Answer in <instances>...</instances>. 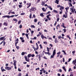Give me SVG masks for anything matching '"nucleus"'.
Wrapping results in <instances>:
<instances>
[{
    "mask_svg": "<svg viewBox=\"0 0 76 76\" xmlns=\"http://www.w3.org/2000/svg\"><path fill=\"white\" fill-rule=\"evenodd\" d=\"M59 19V18H58L57 19V22H58Z\"/></svg>",
    "mask_w": 76,
    "mask_h": 76,
    "instance_id": "obj_57",
    "label": "nucleus"
},
{
    "mask_svg": "<svg viewBox=\"0 0 76 76\" xmlns=\"http://www.w3.org/2000/svg\"><path fill=\"white\" fill-rule=\"evenodd\" d=\"M66 37H67V38H68L69 39H71L70 37L69 36V35H67L66 36Z\"/></svg>",
    "mask_w": 76,
    "mask_h": 76,
    "instance_id": "obj_32",
    "label": "nucleus"
},
{
    "mask_svg": "<svg viewBox=\"0 0 76 76\" xmlns=\"http://www.w3.org/2000/svg\"><path fill=\"white\" fill-rule=\"evenodd\" d=\"M39 70V68H36V70Z\"/></svg>",
    "mask_w": 76,
    "mask_h": 76,
    "instance_id": "obj_61",
    "label": "nucleus"
},
{
    "mask_svg": "<svg viewBox=\"0 0 76 76\" xmlns=\"http://www.w3.org/2000/svg\"><path fill=\"white\" fill-rule=\"evenodd\" d=\"M31 54H29L28 55V58H29V57H31Z\"/></svg>",
    "mask_w": 76,
    "mask_h": 76,
    "instance_id": "obj_18",
    "label": "nucleus"
},
{
    "mask_svg": "<svg viewBox=\"0 0 76 76\" xmlns=\"http://www.w3.org/2000/svg\"><path fill=\"white\" fill-rule=\"evenodd\" d=\"M61 38V36H60L58 37V38L59 39H60V38Z\"/></svg>",
    "mask_w": 76,
    "mask_h": 76,
    "instance_id": "obj_62",
    "label": "nucleus"
},
{
    "mask_svg": "<svg viewBox=\"0 0 76 76\" xmlns=\"http://www.w3.org/2000/svg\"><path fill=\"white\" fill-rule=\"evenodd\" d=\"M43 43L44 44H47V42H43Z\"/></svg>",
    "mask_w": 76,
    "mask_h": 76,
    "instance_id": "obj_44",
    "label": "nucleus"
},
{
    "mask_svg": "<svg viewBox=\"0 0 76 76\" xmlns=\"http://www.w3.org/2000/svg\"><path fill=\"white\" fill-rule=\"evenodd\" d=\"M38 58H41V54H39L38 55Z\"/></svg>",
    "mask_w": 76,
    "mask_h": 76,
    "instance_id": "obj_30",
    "label": "nucleus"
},
{
    "mask_svg": "<svg viewBox=\"0 0 76 76\" xmlns=\"http://www.w3.org/2000/svg\"><path fill=\"white\" fill-rule=\"evenodd\" d=\"M21 23V21L20 20L18 22V25H19V24H20V23Z\"/></svg>",
    "mask_w": 76,
    "mask_h": 76,
    "instance_id": "obj_36",
    "label": "nucleus"
},
{
    "mask_svg": "<svg viewBox=\"0 0 76 76\" xmlns=\"http://www.w3.org/2000/svg\"><path fill=\"white\" fill-rule=\"evenodd\" d=\"M26 61H28V62H29V60L27 58L26 59Z\"/></svg>",
    "mask_w": 76,
    "mask_h": 76,
    "instance_id": "obj_50",
    "label": "nucleus"
},
{
    "mask_svg": "<svg viewBox=\"0 0 76 76\" xmlns=\"http://www.w3.org/2000/svg\"><path fill=\"white\" fill-rule=\"evenodd\" d=\"M56 50L55 49L53 51V56H54L55 55H56Z\"/></svg>",
    "mask_w": 76,
    "mask_h": 76,
    "instance_id": "obj_4",
    "label": "nucleus"
},
{
    "mask_svg": "<svg viewBox=\"0 0 76 76\" xmlns=\"http://www.w3.org/2000/svg\"><path fill=\"white\" fill-rule=\"evenodd\" d=\"M4 38H5V37H4V36L0 37V40H3L4 39Z\"/></svg>",
    "mask_w": 76,
    "mask_h": 76,
    "instance_id": "obj_6",
    "label": "nucleus"
},
{
    "mask_svg": "<svg viewBox=\"0 0 76 76\" xmlns=\"http://www.w3.org/2000/svg\"><path fill=\"white\" fill-rule=\"evenodd\" d=\"M25 15V13L24 12L21 13L20 14V15Z\"/></svg>",
    "mask_w": 76,
    "mask_h": 76,
    "instance_id": "obj_45",
    "label": "nucleus"
},
{
    "mask_svg": "<svg viewBox=\"0 0 76 76\" xmlns=\"http://www.w3.org/2000/svg\"><path fill=\"white\" fill-rule=\"evenodd\" d=\"M60 27V25L59 24H58L57 26H56V29H58V28H59Z\"/></svg>",
    "mask_w": 76,
    "mask_h": 76,
    "instance_id": "obj_23",
    "label": "nucleus"
},
{
    "mask_svg": "<svg viewBox=\"0 0 76 76\" xmlns=\"http://www.w3.org/2000/svg\"><path fill=\"white\" fill-rule=\"evenodd\" d=\"M71 10V12L73 13L74 12V11H73V8H70Z\"/></svg>",
    "mask_w": 76,
    "mask_h": 76,
    "instance_id": "obj_19",
    "label": "nucleus"
},
{
    "mask_svg": "<svg viewBox=\"0 0 76 76\" xmlns=\"http://www.w3.org/2000/svg\"><path fill=\"white\" fill-rule=\"evenodd\" d=\"M20 39L21 40V41H22V40H23L24 38L23 37H20Z\"/></svg>",
    "mask_w": 76,
    "mask_h": 76,
    "instance_id": "obj_24",
    "label": "nucleus"
},
{
    "mask_svg": "<svg viewBox=\"0 0 76 76\" xmlns=\"http://www.w3.org/2000/svg\"><path fill=\"white\" fill-rule=\"evenodd\" d=\"M63 69L64 70L65 72H66V69L65 68V66L62 67Z\"/></svg>",
    "mask_w": 76,
    "mask_h": 76,
    "instance_id": "obj_11",
    "label": "nucleus"
},
{
    "mask_svg": "<svg viewBox=\"0 0 76 76\" xmlns=\"http://www.w3.org/2000/svg\"><path fill=\"white\" fill-rule=\"evenodd\" d=\"M54 56L53 55H51V56H50V58H54Z\"/></svg>",
    "mask_w": 76,
    "mask_h": 76,
    "instance_id": "obj_43",
    "label": "nucleus"
},
{
    "mask_svg": "<svg viewBox=\"0 0 76 76\" xmlns=\"http://www.w3.org/2000/svg\"><path fill=\"white\" fill-rule=\"evenodd\" d=\"M63 30L64 31V32H66V29H63Z\"/></svg>",
    "mask_w": 76,
    "mask_h": 76,
    "instance_id": "obj_40",
    "label": "nucleus"
},
{
    "mask_svg": "<svg viewBox=\"0 0 76 76\" xmlns=\"http://www.w3.org/2000/svg\"><path fill=\"white\" fill-rule=\"evenodd\" d=\"M3 44H4L3 45L4 46V45H5V44H6V42H4Z\"/></svg>",
    "mask_w": 76,
    "mask_h": 76,
    "instance_id": "obj_55",
    "label": "nucleus"
},
{
    "mask_svg": "<svg viewBox=\"0 0 76 76\" xmlns=\"http://www.w3.org/2000/svg\"><path fill=\"white\" fill-rule=\"evenodd\" d=\"M49 9H50L51 10H53V8L51 7V6H49L48 7Z\"/></svg>",
    "mask_w": 76,
    "mask_h": 76,
    "instance_id": "obj_7",
    "label": "nucleus"
},
{
    "mask_svg": "<svg viewBox=\"0 0 76 76\" xmlns=\"http://www.w3.org/2000/svg\"><path fill=\"white\" fill-rule=\"evenodd\" d=\"M8 17V15H4L2 17V18H7Z\"/></svg>",
    "mask_w": 76,
    "mask_h": 76,
    "instance_id": "obj_25",
    "label": "nucleus"
},
{
    "mask_svg": "<svg viewBox=\"0 0 76 76\" xmlns=\"http://www.w3.org/2000/svg\"><path fill=\"white\" fill-rule=\"evenodd\" d=\"M13 20H14V21H17L18 20L16 19H13Z\"/></svg>",
    "mask_w": 76,
    "mask_h": 76,
    "instance_id": "obj_53",
    "label": "nucleus"
},
{
    "mask_svg": "<svg viewBox=\"0 0 76 76\" xmlns=\"http://www.w3.org/2000/svg\"><path fill=\"white\" fill-rule=\"evenodd\" d=\"M69 9V7H67L65 8L66 12H67V9Z\"/></svg>",
    "mask_w": 76,
    "mask_h": 76,
    "instance_id": "obj_22",
    "label": "nucleus"
},
{
    "mask_svg": "<svg viewBox=\"0 0 76 76\" xmlns=\"http://www.w3.org/2000/svg\"><path fill=\"white\" fill-rule=\"evenodd\" d=\"M37 39V37H34V38L32 39Z\"/></svg>",
    "mask_w": 76,
    "mask_h": 76,
    "instance_id": "obj_48",
    "label": "nucleus"
},
{
    "mask_svg": "<svg viewBox=\"0 0 76 76\" xmlns=\"http://www.w3.org/2000/svg\"><path fill=\"white\" fill-rule=\"evenodd\" d=\"M31 28H35V26H34V25H32L31 26Z\"/></svg>",
    "mask_w": 76,
    "mask_h": 76,
    "instance_id": "obj_31",
    "label": "nucleus"
},
{
    "mask_svg": "<svg viewBox=\"0 0 76 76\" xmlns=\"http://www.w3.org/2000/svg\"><path fill=\"white\" fill-rule=\"evenodd\" d=\"M3 25H5V26H7V24L5 22L4 23Z\"/></svg>",
    "mask_w": 76,
    "mask_h": 76,
    "instance_id": "obj_17",
    "label": "nucleus"
},
{
    "mask_svg": "<svg viewBox=\"0 0 76 76\" xmlns=\"http://www.w3.org/2000/svg\"><path fill=\"white\" fill-rule=\"evenodd\" d=\"M11 13L12 15H14V14H15V12H11Z\"/></svg>",
    "mask_w": 76,
    "mask_h": 76,
    "instance_id": "obj_42",
    "label": "nucleus"
},
{
    "mask_svg": "<svg viewBox=\"0 0 76 76\" xmlns=\"http://www.w3.org/2000/svg\"><path fill=\"white\" fill-rule=\"evenodd\" d=\"M42 10L43 11V12H46V9H45V8H42Z\"/></svg>",
    "mask_w": 76,
    "mask_h": 76,
    "instance_id": "obj_13",
    "label": "nucleus"
},
{
    "mask_svg": "<svg viewBox=\"0 0 76 76\" xmlns=\"http://www.w3.org/2000/svg\"><path fill=\"white\" fill-rule=\"evenodd\" d=\"M32 16V14L30 13V15H29V18L30 19H31V16Z\"/></svg>",
    "mask_w": 76,
    "mask_h": 76,
    "instance_id": "obj_38",
    "label": "nucleus"
},
{
    "mask_svg": "<svg viewBox=\"0 0 76 76\" xmlns=\"http://www.w3.org/2000/svg\"><path fill=\"white\" fill-rule=\"evenodd\" d=\"M75 50L72 51V54H74L75 53Z\"/></svg>",
    "mask_w": 76,
    "mask_h": 76,
    "instance_id": "obj_59",
    "label": "nucleus"
},
{
    "mask_svg": "<svg viewBox=\"0 0 76 76\" xmlns=\"http://www.w3.org/2000/svg\"><path fill=\"white\" fill-rule=\"evenodd\" d=\"M61 11L59 12V14H61L63 13V11Z\"/></svg>",
    "mask_w": 76,
    "mask_h": 76,
    "instance_id": "obj_58",
    "label": "nucleus"
},
{
    "mask_svg": "<svg viewBox=\"0 0 76 76\" xmlns=\"http://www.w3.org/2000/svg\"><path fill=\"white\" fill-rule=\"evenodd\" d=\"M43 14H44V13H41L40 15L41 16V17H44V15Z\"/></svg>",
    "mask_w": 76,
    "mask_h": 76,
    "instance_id": "obj_12",
    "label": "nucleus"
},
{
    "mask_svg": "<svg viewBox=\"0 0 76 76\" xmlns=\"http://www.w3.org/2000/svg\"><path fill=\"white\" fill-rule=\"evenodd\" d=\"M12 18V16H9V15H8L7 18Z\"/></svg>",
    "mask_w": 76,
    "mask_h": 76,
    "instance_id": "obj_51",
    "label": "nucleus"
},
{
    "mask_svg": "<svg viewBox=\"0 0 76 76\" xmlns=\"http://www.w3.org/2000/svg\"><path fill=\"white\" fill-rule=\"evenodd\" d=\"M39 46L40 47V48H42V47L41 45H40Z\"/></svg>",
    "mask_w": 76,
    "mask_h": 76,
    "instance_id": "obj_60",
    "label": "nucleus"
},
{
    "mask_svg": "<svg viewBox=\"0 0 76 76\" xmlns=\"http://www.w3.org/2000/svg\"><path fill=\"white\" fill-rule=\"evenodd\" d=\"M54 41L55 43H57V42H58V40H57V39L56 38L55 39Z\"/></svg>",
    "mask_w": 76,
    "mask_h": 76,
    "instance_id": "obj_10",
    "label": "nucleus"
},
{
    "mask_svg": "<svg viewBox=\"0 0 76 76\" xmlns=\"http://www.w3.org/2000/svg\"><path fill=\"white\" fill-rule=\"evenodd\" d=\"M58 2H59V1L58 0H56L55 3H56L57 4H58Z\"/></svg>",
    "mask_w": 76,
    "mask_h": 76,
    "instance_id": "obj_5",
    "label": "nucleus"
},
{
    "mask_svg": "<svg viewBox=\"0 0 76 76\" xmlns=\"http://www.w3.org/2000/svg\"><path fill=\"white\" fill-rule=\"evenodd\" d=\"M41 37L42 39H44V35H43V34H42L41 35Z\"/></svg>",
    "mask_w": 76,
    "mask_h": 76,
    "instance_id": "obj_15",
    "label": "nucleus"
},
{
    "mask_svg": "<svg viewBox=\"0 0 76 76\" xmlns=\"http://www.w3.org/2000/svg\"><path fill=\"white\" fill-rule=\"evenodd\" d=\"M44 4H45V2H44V1H42V6H44Z\"/></svg>",
    "mask_w": 76,
    "mask_h": 76,
    "instance_id": "obj_14",
    "label": "nucleus"
},
{
    "mask_svg": "<svg viewBox=\"0 0 76 76\" xmlns=\"http://www.w3.org/2000/svg\"><path fill=\"white\" fill-rule=\"evenodd\" d=\"M32 11H33V8L32 7H31V8L29 10V11L30 12H32Z\"/></svg>",
    "mask_w": 76,
    "mask_h": 76,
    "instance_id": "obj_16",
    "label": "nucleus"
},
{
    "mask_svg": "<svg viewBox=\"0 0 76 76\" xmlns=\"http://www.w3.org/2000/svg\"><path fill=\"white\" fill-rule=\"evenodd\" d=\"M58 72H62V70H61V69H60L58 70Z\"/></svg>",
    "mask_w": 76,
    "mask_h": 76,
    "instance_id": "obj_46",
    "label": "nucleus"
},
{
    "mask_svg": "<svg viewBox=\"0 0 76 76\" xmlns=\"http://www.w3.org/2000/svg\"><path fill=\"white\" fill-rule=\"evenodd\" d=\"M73 69H76V66H74L73 67Z\"/></svg>",
    "mask_w": 76,
    "mask_h": 76,
    "instance_id": "obj_56",
    "label": "nucleus"
},
{
    "mask_svg": "<svg viewBox=\"0 0 76 76\" xmlns=\"http://www.w3.org/2000/svg\"><path fill=\"white\" fill-rule=\"evenodd\" d=\"M30 6H31V3H29V5H28V7H27V8H29V7H30Z\"/></svg>",
    "mask_w": 76,
    "mask_h": 76,
    "instance_id": "obj_21",
    "label": "nucleus"
},
{
    "mask_svg": "<svg viewBox=\"0 0 76 76\" xmlns=\"http://www.w3.org/2000/svg\"><path fill=\"white\" fill-rule=\"evenodd\" d=\"M63 9H64V7L62 6H60V10L61 11H63Z\"/></svg>",
    "mask_w": 76,
    "mask_h": 76,
    "instance_id": "obj_2",
    "label": "nucleus"
},
{
    "mask_svg": "<svg viewBox=\"0 0 76 76\" xmlns=\"http://www.w3.org/2000/svg\"><path fill=\"white\" fill-rule=\"evenodd\" d=\"M31 56L32 57H35V55L34 54L31 55Z\"/></svg>",
    "mask_w": 76,
    "mask_h": 76,
    "instance_id": "obj_41",
    "label": "nucleus"
},
{
    "mask_svg": "<svg viewBox=\"0 0 76 76\" xmlns=\"http://www.w3.org/2000/svg\"><path fill=\"white\" fill-rule=\"evenodd\" d=\"M35 54H38V52L35 51Z\"/></svg>",
    "mask_w": 76,
    "mask_h": 76,
    "instance_id": "obj_47",
    "label": "nucleus"
},
{
    "mask_svg": "<svg viewBox=\"0 0 76 76\" xmlns=\"http://www.w3.org/2000/svg\"><path fill=\"white\" fill-rule=\"evenodd\" d=\"M16 48H17V50H18L20 48L19 46H17L16 47Z\"/></svg>",
    "mask_w": 76,
    "mask_h": 76,
    "instance_id": "obj_34",
    "label": "nucleus"
},
{
    "mask_svg": "<svg viewBox=\"0 0 76 76\" xmlns=\"http://www.w3.org/2000/svg\"><path fill=\"white\" fill-rule=\"evenodd\" d=\"M3 67H2L1 68V71L2 72H4V69H2V68Z\"/></svg>",
    "mask_w": 76,
    "mask_h": 76,
    "instance_id": "obj_49",
    "label": "nucleus"
},
{
    "mask_svg": "<svg viewBox=\"0 0 76 76\" xmlns=\"http://www.w3.org/2000/svg\"><path fill=\"white\" fill-rule=\"evenodd\" d=\"M5 69L8 70H10L12 69V67H9L8 66H6L5 67Z\"/></svg>",
    "mask_w": 76,
    "mask_h": 76,
    "instance_id": "obj_1",
    "label": "nucleus"
},
{
    "mask_svg": "<svg viewBox=\"0 0 76 76\" xmlns=\"http://www.w3.org/2000/svg\"><path fill=\"white\" fill-rule=\"evenodd\" d=\"M2 26V23H0V27H1Z\"/></svg>",
    "mask_w": 76,
    "mask_h": 76,
    "instance_id": "obj_63",
    "label": "nucleus"
},
{
    "mask_svg": "<svg viewBox=\"0 0 76 76\" xmlns=\"http://www.w3.org/2000/svg\"><path fill=\"white\" fill-rule=\"evenodd\" d=\"M25 54H27L26 53L24 52H22L21 53V55H22V56H24V55H25Z\"/></svg>",
    "mask_w": 76,
    "mask_h": 76,
    "instance_id": "obj_8",
    "label": "nucleus"
},
{
    "mask_svg": "<svg viewBox=\"0 0 76 76\" xmlns=\"http://www.w3.org/2000/svg\"><path fill=\"white\" fill-rule=\"evenodd\" d=\"M33 8V11H34V10H36V9L34 7H32Z\"/></svg>",
    "mask_w": 76,
    "mask_h": 76,
    "instance_id": "obj_20",
    "label": "nucleus"
},
{
    "mask_svg": "<svg viewBox=\"0 0 76 76\" xmlns=\"http://www.w3.org/2000/svg\"><path fill=\"white\" fill-rule=\"evenodd\" d=\"M47 51H48V52H49V51H50L49 50L50 48H48V47H47Z\"/></svg>",
    "mask_w": 76,
    "mask_h": 76,
    "instance_id": "obj_33",
    "label": "nucleus"
},
{
    "mask_svg": "<svg viewBox=\"0 0 76 76\" xmlns=\"http://www.w3.org/2000/svg\"><path fill=\"white\" fill-rule=\"evenodd\" d=\"M21 76V73H19L18 75V76Z\"/></svg>",
    "mask_w": 76,
    "mask_h": 76,
    "instance_id": "obj_37",
    "label": "nucleus"
},
{
    "mask_svg": "<svg viewBox=\"0 0 76 76\" xmlns=\"http://www.w3.org/2000/svg\"><path fill=\"white\" fill-rule=\"evenodd\" d=\"M34 22L35 23L37 22V19L35 18L34 19Z\"/></svg>",
    "mask_w": 76,
    "mask_h": 76,
    "instance_id": "obj_26",
    "label": "nucleus"
},
{
    "mask_svg": "<svg viewBox=\"0 0 76 76\" xmlns=\"http://www.w3.org/2000/svg\"><path fill=\"white\" fill-rule=\"evenodd\" d=\"M69 6H71V7H72V3H69Z\"/></svg>",
    "mask_w": 76,
    "mask_h": 76,
    "instance_id": "obj_29",
    "label": "nucleus"
},
{
    "mask_svg": "<svg viewBox=\"0 0 76 76\" xmlns=\"http://www.w3.org/2000/svg\"><path fill=\"white\" fill-rule=\"evenodd\" d=\"M67 16H66V15H65V14H64L63 15V18H67Z\"/></svg>",
    "mask_w": 76,
    "mask_h": 76,
    "instance_id": "obj_28",
    "label": "nucleus"
},
{
    "mask_svg": "<svg viewBox=\"0 0 76 76\" xmlns=\"http://www.w3.org/2000/svg\"><path fill=\"white\" fill-rule=\"evenodd\" d=\"M22 25H20V26H19V28H22Z\"/></svg>",
    "mask_w": 76,
    "mask_h": 76,
    "instance_id": "obj_54",
    "label": "nucleus"
},
{
    "mask_svg": "<svg viewBox=\"0 0 76 76\" xmlns=\"http://www.w3.org/2000/svg\"><path fill=\"white\" fill-rule=\"evenodd\" d=\"M34 31H31V36H32V35H33V34H34Z\"/></svg>",
    "mask_w": 76,
    "mask_h": 76,
    "instance_id": "obj_9",
    "label": "nucleus"
},
{
    "mask_svg": "<svg viewBox=\"0 0 76 76\" xmlns=\"http://www.w3.org/2000/svg\"><path fill=\"white\" fill-rule=\"evenodd\" d=\"M18 6L20 8H21L22 7V5H19Z\"/></svg>",
    "mask_w": 76,
    "mask_h": 76,
    "instance_id": "obj_35",
    "label": "nucleus"
},
{
    "mask_svg": "<svg viewBox=\"0 0 76 76\" xmlns=\"http://www.w3.org/2000/svg\"><path fill=\"white\" fill-rule=\"evenodd\" d=\"M71 74L69 76H73V75L72 74V73H73V72H71Z\"/></svg>",
    "mask_w": 76,
    "mask_h": 76,
    "instance_id": "obj_52",
    "label": "nucleus"
},
{
    "mask_svg": "<svg viewBox=\"0 0 76 76\" xmlns=\"http://www.w3.org/2000/svg\"><path fill=\"white\" fill-rule=\"evenodd\" d=\"M53 12H55V13H57L58 12L57 11V10H53Z\"/></svg>",
    "mask_w": 76,
    "mask_h": 76,
    "instance_id": "obj_27",
    "label": "nucleus"
},
{
    "mask_svg": "<svg viewBox=\"0 0 76 76\" xmlns=\"http://www.w3.org/2000/svg\"><path fill=\"white\" fill-rule=\"evenodd\" d=\"M47 54H48V55L49 56H50V55H51V54H50V53H49V52H48L47 53Z\"/></svg>",
    "mask_w": 76,
    "mask_h": 76,
    "instance_id": "obj_39",
    "label": "nucleus"
},
{
    "mask_svg": "<svg viewBox=\"0 0 76 76\" xmlns=\"http://www.w3.org/2000/svg\"><path fill=\"white\" fill-rule=\"evenodd\" d=\"M63 62H64L65 61H64V58H63Z\"/></svg>",
    "mask_w": 76,
    "mask_h": 76,
    "instance_id": "obj_64",
    "label": "nucleus"
},
{
    "mask_svg": "<svg viewBox=\"0 0 76 76\" xmlns=\"http://www.w3.org/2000/svg\"><path fill=\"white\" fill-rule=\"evenodd\" d=\"M76 63V59H75V60L72 61V64L75 65Z\"/></svg>",
    "mask_w": 76,
    "mask_h": 76,
    "instance_id": "obj_3",
    "label": "nucleus"
}]
</instances>
